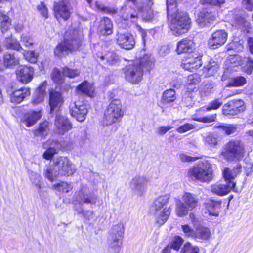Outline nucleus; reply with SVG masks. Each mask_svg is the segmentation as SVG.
<instances>
[{
    "label": "nucleus",
    "instance_id": "de8ad7c7",
    "mask_svg": "<svg viewBox=\"0 0 253 253\" xmlns=\"http://www.w3.org/2000/svg\"><path fill=\"white\" fill-rule=\"evenodd\" d=\"M223 177L225 182L229 183V182L235 183L234 179L236 177L233 173L231 169L229 168H225L223 171Z\"/></svg>",
    "mask_w": 253,
    "mask_h": 253
},
{
    "label": "nucleus",
    "instance_id": "2eb2a0df",
    "mask_svg": "<svg viewBox=\"0 0 253 253\" xmlns=\"http://www.w3.org/2000/svg\"><path fill=\"white\" fill-rule=\"evenodd\" d=\"M217 12L214 9H204L199 14L197 22L201 27H204L208 24H212L215 20Z\"/></svg>",
    "mask_w": 253,
    "mask_h": 253
},
{
    "label": "nucleus",
    "instance_id": "680f3d73",
    "mask_svg": "<svg viewBox=\"0 0 253 253\" xmlns=\"http://www.w3.org/2000/svg\"><path fill=\"white\" fill-rule=\"evenodd\" d=\"M194 128H195V126L194 125L192 124L186 123L178 127L176 129V131L180 133H183Z\"/></svg>",
    "mask_w": 253,
    "mask_h": 253
},
{
    "label": "nucleus",
    "instance_id": "f704fd0d",
    "mask_svg": "<svg viewBox=\"0 0 253 253\" xmlns=\"http://www.w3.org/2000/svg\"><path fill=\"white\" fill-rule=\"evenodd\" d=\"M124 232V228L122 224L116 225L112 228L109 238L122 240Z\"/></svg>",
    "mask_w": 253,
    "mask_h": 253
},
{
    "label": "nucleus",
    "instance_id": "79ce46f5",
    "mask_svg": "<svg viewBox=\"0 0 253 253\" xmlns=\"http://www.w3.org/2000/svg\"><path fill=\"white\" fill-rule=\"evenodd\" d=\"M52 187L53 189L63 193H68L72 189L71 184L63 181L54 184Z\"/></svg>",
    "mask_w": 253,
    "mask_h": 253
},
{
    "label": "nucleus",
    "instance_id": "39448f33",
    "mask_svg": "<svg viewBox=\"0 0 253 253\" xmlns=\"http://www.w3.org/2000/svg\"><path fill=\"white\" fill-rule=\"evenodd\" d=\"M188 175L193 180L202 182L211 181L213 178L212 165L208 161H203L189 169Z\"/></svg>",
    "mask_w": 253,
    "mask_h": 253
},
{
    "label": "nucleus",
    "instance_id": "c756f323",
    "mask_svg": "<svg viewBox=\"0 0 253 253\" xmlns=\"http://www.w3.org/2000/svg\"><path fill=\"white\" fill-rule=\"evenodd\" d=\"M55 125L60 133H63L71 128V125L67 118L59 115L56 116Z\"/></svg>",
    "mask_w": 253,
    "mask_h": 253
},
{
    "label": "nucleus",
    "instance_id": "dca6fc26",
    "mask_svg": "<svg viewBox=\"0 0 253 253\" xmlns=\"http://www.w3.org/2000/svg\"><path fill=\"white\" fill-rule=\"evenodd\" d=\"M201 58L202 56L198 55L197 54L189 55L182 61L181 66L185 70L193 72L201 66L202 64Z\"/></svg>",
    "mask_w": 253,
    "mask_h": 253
},
{
    "label": "nucleus",
    "instance_id": "bb28decb",
    "mask_svg": "<svg viewBox=\"0 0 253 253\" xmlns=\"http://www.w3.org/2000/svg\"><path fill=\"white\" fill-rule=\"evenodd\" d=\"M49 106L50 113H52L55 108L60 105L63 99L60 92L55 90H50L49 92Z\"/></svg>",
    "mask_w": 253,
    "mask_h": 253
},
{
    "label": "nucleus",
    "instance_id": "cd10ccee",
    "mask_svg": "<svg viewBox=\"0 0 253 253\" xmlns=\"http://www.w3.org/2000/svg\"><path fill=\"white\" fill-rule=\"evenodd\" d=\"M40 111H33L24 114L22 121L28 127L33 126L41 117Z\"/></svg>",
    "mask_w": 253,
    "mask_h": 253
},
{
    "label": "nucleus",
    "instance_id": "8fccbe9b",
    "mask_svg": "<svg viewBox=\"0 0 253 253\" xmlns=\"http://www.w3.org/2000/svg\"><path fill=\"white\" fill-rule=\"evenodd\" d=\"M234 24L235 26H238L239 28L249 27V22L246 21L240 15H236L234 17Z\"/></svg>",
    "mask_w": 253,
    "mask_h": 253
},
{
    "label": "nucleus",
    "instance_id": "0eeeda50",
    "mask_svg": "<svg viewBox=\"0 0 253 253\" xmlns=\"http://www.w3.org/2000/svg\"><path fill=\"white\" fill-rule=\"evenodd\" d=\"M170 16L172 17L169 27L173 35H181L190 29L191 20L186 12L176 10Z\"/></svg>",
    "mask_w": 253,
    "mask_h": 253
},
{
    "label": "nucleus",
    "instance_id": "2f4dec72",
    "mask_svg": "<svg viewBox=\"0 0 253 253\" xmlns=\"http://www.w3.org/2000/svg\"><path fill=\"white\" fill-rule=\"evenodd\" d=\"M176 99V96L175 90L173 89H169L163 92L161 103L164 106H167L173 102Z\"/></svg>",
    "mask_w": 253,
    "mask_h": 253
},
{
    "label": "nucleus",
    "instance_id": "bf43d9fd",
    "mask_svg": "<svg viewBox=\"0 0 253 253\" xmlns=\"http://www.w3.org/2000/svg\"><path fill=\"white\" fill-rule=\"evenodd\" d=\"M222 104V101L219 99L214 100L211 102L206 108V111H209L211 110H216L219 108Z\"/></svg>",
    "mask_w": 253,
    "mask_h": 253
},
{
    "label": "nucleus",
    "instance_id": "f257e3e1",
    "mask_svg": "<svg viewBox=\"0 0 253 253\" xmlns=\"http://www.w3.org/2000/svg\"><path fill=\"white\" fill-rule=\"evenodd\" d=\"M153 66V60L149 54H144L143 57L132 61L126 66L125 75L126 79L133 84L139 83L143 75V69L149 71Z\"/></svg>",
    "mask_w": 253,
    "mask_h": 253
},
{
    "label": "nucleus",
    "instance_id": "5701e85b",
    "mask_svg": "<svg viewBox=\"0 0 253 253\" xmlns=\"http://www.w3.org/2000/svg\"><path fill=\"white\" fill-rule=\"evenodd\" d=\"M113 25L111 20L108 17L102 18L97 28L98 32L103 36H108L113 33Z\"/></svg>",
    "mask_w": 253,
    "mask_h": 253
},
{
    "label": "nucleus",
    "instance_id": "9b49d317",
    "mask_svg": "<svg viewBox=\"0 0 253 253\" xmlns=\"http://www.w3.org/2000/svg\"><path fill=\"white\" fill-rule=\"evenodd\" d=\"M116 42L119 46L126 50L132 49L135 44L133 36L128 32L119 28L117 32Z\"/></svg>",
    "mask_w": 253,
    "mask_h": 253
},
{
    "label": "nucleus",
    "instance_id": "c03bdc74",
    "mask_svg": "<svg viewBox=\"0 0 253 253\" xmlns=\"http://www.w3.org/2000/svg\"><path fill=\"white\" fill-rule=\"evenodd\" d=\"M218 67L214 62H209L207 65L204 66V72L206 76H213L217 72Z\"/></svg>",
    "mask_w": 253,
    "mask_h": 253
},
{
    "label": "nucleus",
    "instance_id": "e2e57ef3",
    "mask_svg": "<svg viewBox=\"0 0 253 253\" xmlns=\"http://www.w3.org/2000/svg\"><path fill=\"white\" fill-rule=\"evenodd\" d=\"M216 120V114H212L210 116L201 117L196 120L199 122L205 123H211L215 122Z\"/></svg>",
    "mask_w": 253,
    "mask_h": 253
},
{
    "label": "nucleus",
    "instance_id": "3c124183",
    "mask_svg": "<svg viewBox=\"0 0 253 253\" xmlns=\"http://www.w3.org/2000/svg\"><path fill=\"white\" fill-rule=\"evenodd\" d=\"M202 5H209L212 7H221L225 2L224 0H200Z\"/></svg>",
    "mask_w": 253,
    "mask_h": 253
},
{
    "label": "nucleus",
    "instance_id": "4468645a",
    "mask_svg": "<svg viewBox=\"0 0 253 253\" xmlns=\"http://www.w3.org/2000/svg\"><path fill=\"white\" fill-rule=\"evenodd\" d=\"M228 34L224 30H219L214 32L208 40V45L210 48L216 49L225 44Z\"/></svg>",
    "mask_w": 253,
    "mask_h": 253
},
{
    "label": "nucleus",
    "instance_id": "a18cd8bd",
    "mask_svg": "<svg viewBox=\"0 0 253 253\" xmlns=\"http://www.w3.org/2000/svg\"><path fill=\"white\" fill-rule=\"evenodd\" d=\"M199 248L192 243L186 242L181 249L182 253H199Z\"/></svg>",
    "mask_w": 253,
    "mask_h": 253
},
{
    "label": "nucleus",
    "instance_id": "49530a36",
    "mask_svg": "<svg viewBox=\"0 0 253 253\" xmlns=\"http://www.w3.org/2000/svg\"><path fill=\"white\" fill-rule=\"evenodd\" d=\"M80 72L78 69H74L65 67L62 70V74L70 78H74L80 75Z\"/></svg>",
    "mask_w": 253,
    "mask_h": 253
},
{
    "label": "nucleus",
    "instance_id": "338daca9",
    "mask_svg": "<svg viewBox=\"0 0 253 253\" xmlns=\"http://www.w3.org/2000/svg\"><path fill=\"white\" fill-rule=\"evenodd\" d=\"M178 157L182 162H193L198 159L197 157H193L188 156L184 153H179Z\"/></svg>",
    "mask_w": 253,
    "mask_h": 253
},
{
    "label": "nucleus",
    "instance_id": "5fc2aeb1",
    "mask_svg": "<svg viewBox=\"0 0 253 253\" xmlns=\"http://www.w3.org/2000/svg\"><path fill=\"white\" fill-rule=\"evenodd\" d=\"M246 83V80L243 76L236 77L231 80L230 84L232 86H241Z\"/></svg>",
    "mask_w": 253,
    "mask_h": 253
},
{
    "label": "nucleus",
    "instance_id": "b1692460",
    "mask_svg": "<svg viewBox=\"0 0 253 253\" xmlns=\"http://www.w3.org/2000/svg\"><path fill=\"white\" fill-rule=\"evenodd\" d=\"M211 237L210 229L204 226L198 225L195 227L194 239L197 242H203L209 240Z\"/></svg>",
    "mask_w": 253,
    "mask_h": 253
},
{
    "label": "nucleus",
    "instance_id": "473e14b6",
    "mask_svg": "<svg viewBox=\"0 0 253 253\" xmlns=\"http://www.w3.org/2000/svg\"><path fill=\"white\" fill-rule=\"evenodd\" d=\"M4 44L7 49L16 50L17 51H23L19 42L11 36L7 37L4 41Z\"/></svg>",
    "mask_w": 253,
    "mask_h": 253
},
{
    "label": "nucleus",
    "instance_id": "20e7f679",
    "mask_svg": "<svg viewBox=\"0 0 253 253\" xmlns=\"http://www.w3.org/2000/svg\"><path fill=\"white\" fill-rule=\"evenodd\" d=\"M169 199V195L159 196L151 206V212L155 216L157 223L160 225L167 221L170 214L171 209L167 207Z\"/></svg>",
    "mask_w": 253,
    "mask_h": 253
},
{
    "label": "nucleus",
    "instance_id": "4c0bfd02",
    "mask_svg": "<svg viewBox=\"0 0 253 253\" xmlns=\"http://www.w3.org/2000/svg\"><path fill=\"white\" fill-rule=\"evenodd\" d=\"M100 58L101 60H106L108 64L111 65L120 62L119 56L113 52H108L105 55L101 56Z\"/></svg>",
    "mask_w": 253,
    "mask_h": 253
},
{
    "label": "nucleus",
    "instance_id": "c85d7f7f",
    "mask_svg": "<svg viewBox=\"0 0 253 253\" xmlns=\"http://www.w3.org/2000/svg\"><path fill=\"white\" fill-rule=\"evenodd\" d=\"M3 63L7 68H13L19 64V59L15 53L6 52L3 56Z\"/></svg>",
    "mask_w": 253,
    "mask_h": 253
},
{
    "label": "nucleus",
    "instance_id": "ddd939ff",
    "mask_svg": "<svg viewBox=\"0 0 253 253\" xmlns=\"http://www.w3.org/2000/svg\"><path fill=\"white\" fill-rule=\"evenodd\" d=\"M245 106L242 100H232L223 107V114L226 115H236L244 111Z\"/></svg>",
    "mask_w": 253,
    "mask_h": 253
},
{
    "label": "nucleus",
    "instance_id": "69168bd1",
    "mask_svg": "<svg viewBox=\"0 0 253 253\" xmlns=\"http://www.w3.org/2000/svg\"><path fill=\"white\" fill-rule=\"evenodd\" d=\"M38 10L41 15L45 18H48V9L43 2H41L37 7Z\"/></svg>",
    "mask_w": 253,
    "mask_h": 253
},
{
    "label": "nucleus",
    "instance_id": "f3484780",
    "mask_svg": "<svg viewBox=\"0 0 253 253\" xmlns=\"http://www.w3.org/2000/svg\"><path fill=\"white\" fill-rule=\"evenodd\" d=\"M77 200L81 205L84 204H95L96 202L97 196L91 194L87 187L83 186L78 193Z\"/></svg>",
    "mask_w": 253,
    "mask_h": 253
},
{
    "label": "nucleus",
    "instance_id": "a19ab883",
    "mask_svg": "<svg viewBox=\"0 0 253 253\" xmlns=\"http://www.w3.org/2000/svg\"><path fill=\"white\" fill-rule=\"evenodd\" d=\"M206 143L211 146H215L218 144V135L213 132H207L204 136Z\"/></svg>",
    "mask_w": 253,
    "mask_h": 253
},
{
    "label": "nucleus",
    "instance_id": "0e129e2a",
    "mask_svg": "<svg viewBox=\"0 0 253 253\" xmlns=\"http://www.w3.org/2000/svg\"><path fill=\"white\" fill-rule=\"evenodd\" d=\"M57 153V150L54 148H48L43 154V157L46 160L51 159L54 155Z\"/></svg>",
    "mask_w": 253,
    "mask_h": 253
},
{
    "label": "nucleus",
    "instance_id": "774afa93",
    "mask_svg": "<svg viewBox=\"0 0 253 253\" xmlns=\"http://www.w3.org/2000/svg\"><path fill=\"white\" fill-rule=\"evenodd\" d=\"M52 78L54 82L60 83L62 79L61 72L58 69H55L52 74Z\"/></svg>",
    "mask_w": 253,
    "mask_h": 253
},
{
    "label": "nucleus",
    "instance_id": "72a5a7b5",
    "mask_svg": "<svg viewBox=\"0 0 253 253\" xmlns=\"http://www.w3.org/2000/svg\"><path fill=\"white\" fill-rule=\"evenodd\" d=\"M78 91L83 94L92 97L94 94V88L93 86L86 81H84L80 84L78 87Z\"/></svg>",
    "mask_w": 253,
    "mask_h": 253
},
{
    "label": "nucleus",
    "instance_id": "f03ea898",
    "mask_svg": "<svg viewBox=\"0 0 253 253\" xmlns=\"http://www.w3.org/2000/svg\"><path fill=\"white\" fill-rule=\"evenodd\" d=\"M76 170L75 165L67 157H59L54 160L53 165L46 169L45 176L52 182L62 176L72 175Z\"/></svg>",
    "mask_w": 253,
    "mask_h": 253
},
{
    "label": "nucleus",
    "instance_id": "6e6552de",
    "mask_svg": "<svg viewBox=\"0 0 253 253\" xmlns=\"http://www.w3.org/2000/svg\"><path fill=\"white\" fill-rule=\"evenodd\" d=\"M124 115L122 110V104L118 99L112 100L104 113L103 124L111 125L117 121H120Z\"/></svg>",
    "mask_w": 253,
    "mask_h": 253
},
{
    "label": "nucleus",
    "instance_id": "58836bf2",
    "mask_svg": "<svg viewBox=\"0 0 253 253\" xmlns=\"http://www.w3.org/2000/svg\"><path fill=\"white\" fill-rule=\"evenodd\" d=\"M96 8L104 14L113 16L118 13V9L115 7L105 6L98 2H95Z\"/></svg>",
    "mask_w": 253,
    "mask_h": 253
},
{
    "label": "nucleus",
    "instance_id": "e433bc0d",
    "mask_svg": "<svg viewBox=\"0 0 253 253\" xmlns=\"http://www.w3.org/2000/svg\"><path fill=\"white\" fill-rule=\"evenodd\" d=\"M109 253H119L121 250L122 246V240L109 238Z\"/></svg>",
    "mask_w": 253,
    "mask_h": 253
},
{
    "label": "nucleus",
    "instance_id": "1a4fd4ad",
    "mask_svg": "<svg viewBox=\"0 0 253 253\" xmlns=\"http://www.w3.org/2000/svg\"><path fill=\"white\" fill-rule=\"evenodd\" d=\"M199 202V199L195 195L185 192L182 197V201L179 200L176 203L177 215L183 217L187 215L189 211H192L198 206Z\"/></svg>",
    "mask_w": 253,
    "mask_h": 253
},
{
    "label": "nucleus",
    "instance_id": "6ab92c4d",
    "mask_svg": "<svg viewBox=\"0 0 253 253\" xmlns=\"http://www.w3.org/2000/svg\"><path fill=\"white\" fill-rule=\"evenodd\" d=\"M236 183L229 182L225 184L217 183L212 186L211 191L212 193L219 195L224 196L227 194L231 190L236 192L235 189Z\"/></svg>",
    "mask_w": 253,
    "mask_h": 253
},
{
    "label": "nucleus",
    "instance_id": "c9c22d12",
    "mask_svg": "<svg viewBox=\"0 0 253 253\" xmlns=\"http://www.w3.org/2000/svg\"><path fill=\"white\" fill-rule=\"evenodd\" d=\"M0 23L2 33L7 31L11 25V21L9 17L1 11H0Z\"/></svg>",
    "mask_w": 253,
    "mask_h": 253
},
{
    "label": "nucleus",
    "instance_id": "f8f14e48",
    "mask_svg": "<svg viewBox=\"0 0 253 253\" xmlns=\"http://www.w3.org/2000/svg\"><path fill=\"white\" fill-rule=\"evenodd\" d=\"M69 109L71 115L77 121L82 122L85 120L88 111L87 104L74 101L70 103Z\"/></svg>",
    "mask_w": 253,
    "mask_h": 253
},
{
    "label": "nucleus",
    "instance_id": "423d86ee",
    "mask_svg": "<svg viewBox=\"0 0 253 253\" xmlns=\"http://www.w3.org/2000/svg\"><path fill=\"white\" fill-rule=\"evenodd\" d=\"M246 153L245 145L239 140H231L224 146L221 155L228 162L241 160Z\"/></svg>",
    "mask_w": 253,
    "mask_h": 253
},
{
    "label": "nucleus",
    "instance_id": "ea45409f",
    "mask_svg": "<svg viewBox=\"0 0 253 253\" xmlns=\"http://www.w3.org/2000/svg\"><path fill=\"white\" fill-rule=\"evenodd\" d=\"M216 128H221L227 135L233 134L237 131L238 125L234 124H222L216 126Z\"/></svg>",
    "mask_w": 253,
    "mask_h": 253
},
{
    "label": "nucleus",
    "instance_id": "09e8293b",
    "mask_svg": "<svg viewBox=\"0 0 253 253\" xmlns=\"http://www.w3.org/2000/svg\"><path fill=\"white\" fill-rule=\"evenodd\" d=\"M166 4L168 16L172 15L173 13L176 12V10H179L177 9V3L175 0H167Z\"/></svg>",
    "mask_w": 253,
    "mask_h": 253
},
{
    "label": "nucleus",
    "instance_id": "37998d69",
    "mask_svg": "<svg viewBox=\"0 0 253 253\" xmlns=\"http://www.w3.org/2000/svg\"><path fill=\"white\" fill-rule=\"evenodd\" d=\"M48 122L44 121L41 123L39 127L34 131L35 136H40L42 137H44L47 134Z\"/></svg>",
    "mask_w": 253,
    "mask_h": 253
},
{
    "label": "nucleus",
    "instance_id": "a878e982",
    "mask_svg": "<svg viewBox=\"0 0 253 253\" xmlns=\"http://www.w3.org/2000/svg\"><path fill=\"white\" fill-rule=\"evenodd\" d=\"M47 82L44 81L42 83L38 88L36 90L32 99V103L36 105L42 102L45 96L46 95L45 90L46 89Z\"/></svg>",
    "mask_w": 253,
    "mask_h": 253
},
{
    "label": "nucleus",
    "instance_id": "7ed1b4c3",
    "mask_svg": "<svg viewBox=\"0 0 253 253\" xmlns=\"http://www.w3.org/2000/svg\"><path fill=\"white\" fill-rule=\"evenodd\" d=\"M83 35L78 30H70L65 35L64 41L54 50V54L59 58L68 55L69 52L78 50L81 46Z\"/></svg>",
    "mask_w": 253,
    "mask_h": 253
},
{
    "label": "nucleus",
    "instance_id": "052dcab7",
    "mask_svg": "<svg viewBox=\"0 0 253 253\" xmlns=\"http://www.w3.org/2000/svg\"><path fill=\"white\" fill-rule=\"evenodd\" d=\"M22 42L27 47L33 44V40L29 33L23 34L21 36Z\"/></svg>",
    "mask_w": 253,
    "mask_h": 253
},
{
    "label": "nucleus",
    "instance_id": "603ef678",
    "mask_svg": "<svg viewBox=\"0 0 253 253\" xmlns=\"http://www.w3.org/2000/svg\"><path fill=\"white\" fill-rule=\"evenodd\" d=\"M183 242L184 240L181 236H176L172 241L170 246H169V249L172 248L175 250L178 251Z\"/></svg>",
    "mask_w": 253,
    "mask_h": 253
},
{
    "label": "nucleus",
    "instance_id": "6e6d98bb",
    "mask_svg": "<svg viewBox=\"0 0 253 253\" xmlns=\"http://www.w3.org/2000/svg\"><path fill=\"white\" fill-rule=\"evenodd\" d=\"M181 229L185 237L194 239L195 230L188 224L181 225Z\"/></svg>",
    "mask_w": 253,
    "mask_h": 253
},
{
    "label": "nucleus",
    "instance_id": "864d4df0",
    "mask_svg": "<svg viewBox=\"0 0 253 253\" xmlns=\"http://www.w3.org/2000/svg\"><path fill=\"white\" fill-rule=\"evenodd\" d=\"M25 59L32 63H35L37 61L38 56L34 51L23 50Z\"/></svg>",
    "mask_w": 253,
    "mask_h": 253
},
{
    "label": "nucleus",
    "instance_id": "aec40b11",
    "mask_svg": "<svg viewBox=\"0 0 253 253\" xmlns=\"http://www.w3.org/2000/svg\"><path fill=\"white\" fill-rule=\"evenodd\" d=\"M153 5V0H149L146 3V7L144 6V3L139 2L136 4V8L142 13V18L146 21L151 20L154 17L153 10L152 6Z\"/></svg>",
    "mask_w": 253,
    "mask_h": 253
},
{
    "label": "nucleus",
    "instance_id": "412c9836",
    "mask_svg": "<svg viewBox=\"0 0 253 253\" xmlns=\"http://www.w3.org/2000/svg\"><path fill=\"white\" fill-rule=\"evenodd\" d=\"M147 179L144 177H135L130 182V187L138 195H142L147 184Z\"/></svg>",
    "mask_w": 253,
    "mask_h": 253
},
{
    "label": "nucleus",
    "instance_id": "4d7b16f0",
    "mask_svg": "<svg viewBox=\"0 0 253 253\" xmlns=\"http://www.w3.org/2000/svg\"><path fill=\"white\" fill-rule=\"evenodd\" d=\"M246 165L244 167L245 172L247 176L252 174L253 172V163L250 162L249 159L246 158L244 160Z\"/></svg>",
    "mask_w": 253,
    "mask_h": 253
},
{
    "label": "nucleus",
    "instance_id": "13d9d810",
    "mask_svg": "<svg viewBox=\"0 0 253 253\" xmlns=\"http://www.w3.org/2000/svg\"><path fill=\"white\" fill-rule=\"evenodd\" d=\"M201 81V77L197 74H193L188 77L187 83L189 85L198 84Z\"/></svg>",
    "mask_w": 253,
    "mask_h": 253
},
{
    "label": "nucleus",
    "instance_id": "4be33fe9",
    "mask_svg": "<svg viewBox=\"0 0 253 253\" xmlns=\"http://www.w3.org/2000/svg\"><path fill=\"white\" fill-rule=\"evenodd\" d=\"M30 95V90L29 88L23 87L16 90L10 94V101L15 104H19L24 99Z\"/></svg>",
    "mask_w": 253,
    "mask_h": 253
},
{
    "label": "nucleus",
    "instance_id": "a211bd4d",
    "mask_svg": "<svg viewBox=\"0 0 253 253\" xmlns=\"http://www.w3.org/2000/svg\"><path fill=\"white\" fill-rule=\"evenodd\" d=\"M17 80L23 83L30 82L33 76V68L27 66H20L16 71Z\"/></svg>",
    "mask_w": 253,
    "mask_h": 253
},
{
    "label": "nucleus",
    "instance_id": "7c9ffc66",
    "mask_svg": "<svg viewBox=\"0 0 253 253\" xmlns=\"http://www.w3.org/2000/svg\"><path fill=\"white\" fill-rule=\"evenodd\" d=\"M205 207L210 215L218 216L221 208V202L210 200L206 203Z\"/></svg>",
    "mask_w": 253,
    "mask_h": 253
},
{
    "label": "nucleus",
    "instance_id": "9d476101",
    "mask_svg": "<svg viewBox=\"0 0 253 253\" xmlns=\"http://www.w3.org/2000/svg\"><path fill=\"white\" fill-rule=\"evenodd\" d=\"M54 16L57 20H67L71 16L72 8L68 0H60L54 2L53 5Z\"/></svg>",
    "mask_w": 253,
    "mask_h": 253
},
{
    "label": "nucleus",
    "instance_id": "393cba45",
    "mask_svg": "<svg viewBox=\"0 0 253 253\" xmlns=\"http://www.w3.org/2000/svg\"><path fill=\"white\" fill-rule=\"evenodd\" d=\"M195 48V44L192 40L184 39L177 44L176 51L178 54L192 52Z\"/></svg>",
    "mask_w": 253,
    "mask_h": 253
}]
</instances>
